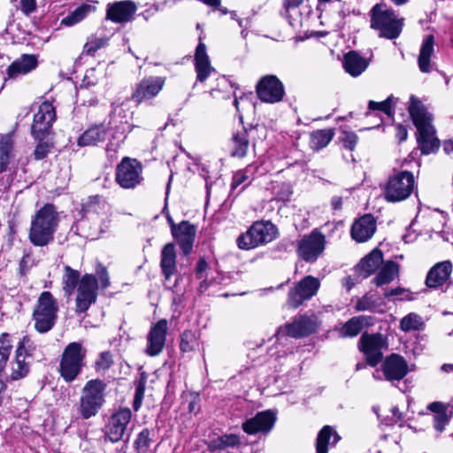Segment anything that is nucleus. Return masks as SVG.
Here are the masks:
<instances>
[{
	"mask_svg": "<svg viewBox=\"0 0 453 453\" xmlns=\"http://www.w3.org/2000/svg\"><path fill=\"white\" fill-rule=\"evenodd\" d=\"M172 234L183 254L188 255L192 251L196 234V226L187 220H183L178 224V226H174Z\"/></svg>",
	"mask_w": 453,
	"mask_h": 453,
	"instance_id": "obj_25",
	"label": "nucleus"
},
{
	"mask_svg": "<svg viewBox=\"0 0 453 453\" xmlns=\"http://www.w3.org/2000/svg\"><path fill=\"white\" fill-rule=\"evenodd\" d=\"M359 347L366 357L367 364L375 366L382 360L383 351L388 349V343L380 334H365L360 338Z\"/></svg>",
	"mask_w": 453,
	"mask_h": 453,
	"instance_id": "obj_14",
	"label": "nucleus"
},
{
	"mask_svg": "<svg viewBox=\"0 0 453 453\" xmlns=\"http://www.w3.org/2000/svg\"><path fill=\"white\" fill-rule=\"evenodd\" d=\"M165 78L160 76H149L143 78L136 84L131 98L136 104L150 100L157 96L163 89Z\"/></svg>",
	"mask_w": 453,
	"mask_h": 453,
	"instance_id": "obj_17",
	"label": "nucleus"
},
{
	"mask_svg": "<svg viewBox=\"0 0 453 453\" xmlns=\"http://www.w3.org/2000/svg\"><path fill=\"white\" fill-rule=\"evenodd\" d=\"M167 334V320L160 319L150 328L147 339L146 353L150 357L160 354L164 349Z\"/></svg>",
	"mask_w": 453,
	"mask_h": 453,
	"instance_id": "obj_22",
	"label": "nucleus"
},
{
	"mask_svg": "<svg viewBox=\"0 0 453 453\" xmlns=\"http://www.w3.org/2000/svg\"><path fill=\"white\" fill-rule=\"evenodd\" d=\"M253 128L250 130L242 127V130L237 131L232 137V152L231 155L236 157H244L247 155L250 145V134Z\"/></svg>",
	"mask_w": 453,
	"mask_h": 453,
	"instance_id": "obj_35",
	"label": "nucleus"
},
{
	"mask_svg": "<svg viewBox=\"0 0 453 453\" xmlns=\"http://www.w3.org/2000/svg\"><path fill=\"white\" fill-rule=\"evenodd\" d=\"M107 44L106 37H98L91 35L88 38L83 47V53L87 55L94 54L97 50L104 47Z\"/></svg>",
	"mask_w": 453,
	"mask_h": 453,
	"instance_id": "obj_52",
	"label": "nucleus"
},
{
	"mask_svg": "<svg viewBox=\"0 0 453 453\" xmlns=\"http://www.w3.org/2000/svg\"><path fill=\"white\" fill-rule=\"evenodd\" d=\"M433 52L434 36L430 35L423 41L418 56V66L421 72L428 73L430 71V58Z\"/></svg>",
	"mask_w": 453,
	"mask_h": 453,
	"instance_id": "obj_40",
	"label": "nucleus"
},
{
	"mask_svg": "<svg viewBox=\"0 0 453 453\" xmlns=\"http://www.w3.org/2000/svg\"><path fill=\"white\" fill-rule=\"evenodd\" d=\"M453 271L451 261L444 260L431 267L426 278V285L429 288H438L451 284L450 276Z\"/></svg>",
	"mask_w": 453,
	"mask_h": 453,
	"instance_id": "obj_20",
	"label": "nucleus"
},
{
	"mask_svg": "<svg viewBox=\"0 0 453 453\" xmlns=\"http://www.w3.org/2000/svg\"><path fill=\"white\" fill-rule=\"evenodd\" d=\"M423 325L422 318L416 313H410L400 321V328L404 332L421 330Z\"/></svg>",
	"mask_w": 453,
	"mask_h": 453,
	"instance_id": "obj_46",
	"label": "nucleus"
},
{
	"mask_svg": "<svg viewBox=\"0 0 453 453\" xmlns=\"http://www.w3.org/2000/svg\"><path fill=\"white\" fill-rule=\"evenodd\" d=\"M415 188V179L409 171H398L392 174L383 187V196L389 203L407 199Z\"/></svg>",
	"mask_w": 453,
	"mask_h": 453,
	"instance_id": "obj_8",
	"label": "nucleus"
},
{
	"mask_svg": "<svg viewBox=\"0 0 453 453\" xmlns=\"http://www.w3.org/2000/svg\"><path fill=\"white\" fill-rule=\"evenodd\" d=\"M368 324V318L365 316L353 317L348 320L341 329L343 337H355L362 330L365 325Z\"/></svg>",
	"mask_w": 453,
	"mask_h": 453,
	"instance_id": "obj_42",
	"label": "nucleus"
},
{
	"mask_svg": "<svg viewBox=\"0 0 453 453\" xmlns=\"http://www.w3.org/2000/svg\"><path fill=\"white\" fill-rule=\"evenodd\" d=\"M136 9V4L130 0L108 4L106 18L115 23H126L133 19Z\"/></svg>",
	"mask_w": 453,
	"mask_h": 453,
	"instance_id": "obj_24",
	"label": "nucleus"
},
{
	"mask_svg": "<svg viewBox=\"0 0 453 453\" xmlns=\"http://www.w3.org/2000/svg\"><path fill=\"white\" fill-rule=\"evenodd\" d=\"M303 0H284L283 6L288 12L291 9H296L303 4Z\"/></svg>",
	"mask_w": 453,
	"mask_h": 453,
	"instance_id": "obj_63",
	"label": "nucleus"
},
{
	"mask_svg": "<svg viewBox=\"0 0 453 453\" xmlns=\"http://www.w3.org/2000/svg\"><path fill=\"white\" fill-rule=\"evenodd\" d=\"M333 437L332 445H335L340 440L341 436L331 426H325L319 431L316 441L317 453H327L328 445L330 444V438Z\"/></svg>",
	"mask_w": 453,
	"mask_h": 453,
	"instance_id": "obj_36",
	"label": "nucleus"
},
{
	"mask_svg": "<svg viewBox=\"0 0 453 453\" xmlns=\"http://www.w3.org/2000/svg\"><path fill=\"white\" fill-rule=\"evenodd\" d=\"M30 265V257L28 255H25L22 257L21 260L19 264V272L21 275H25L29 270Z\"/></svg>",
	"mask_w": 453,
	"mask_h": 453,
	"instance_id": "obj_61",
	"label": "nucleus"
},
{
	"mask_svg": "<svg viewBox=\"0 0 453 453\" xmlns=\"http://www.w3.org/2000/svg\"><path fill=\"white\" fill-rule=\"evenodd\" d=\"M35 346L28 336H24L17 346L14 360L12 362L11 378L13 380L24 378L29 372V362L26 359L32 356Z\"/></svg>",
	"mask_w": 453,
	"mask_h": 453,
	"instance_id": "obj_15",
	"label": "nucleus"
},
{
	"mask_svg": "<svg viewBox=\"0 0 453 453\" xmlns=\"http://www.w3.org/2000/svg\"><path fill=\"white\" fill-rule=\"evenodd\" d=\"M208 268V264L203 258H200L196 264L195 273L196 279H203L207 277L206 271Z\"/></svg>",
	"mask_w": 453,
	"mask_h": 453,
	"instance_id": "obj_60",
	"label": "nucleus"
},
{
	"mask_svg": "<svg viewBox=\"0 0 453 453\" xmlns=\"http://www.w3.org/2000/svg\"><path fill=\"white\" fill-rule=\"evenodd\" d=\"M241 444L240 437L234 434H223L211 442V449L213 450L235 448Z\"/></svg>",
	"mask_w": 453,
	"mask_h": 453,
	"instance_id": "obj_44",
	"label": "nucleus"
},
{
	"mask_svg": "<svg viewBox=\"0 0 453 453\" xmlns=\"http://www.w3.org/2000/svg\"><path fill=\"white\" fill-rule=\"evenodd\" d=\"M250 169L247 167L242 170L237 171L232 180L231 188L233 190L237 189L240 186L243 185L240 191H242L244 188L250 182V175L249 174Z\"/></svg>",
	"mask_w": 453,
	"mask_h": 453,
	"instance_id": "obj_51",
	"label": "nucleus"
},
{
	"mask_svg": "<svg viewBox=\"0 0 453 453\" xmlns=\"http://www.w3.org/2000/svg\"><path fill=\"white\" fill-rule=\"evenodd\" d=\"M320 281L318 278L308 275L298 281L288 292V304L297 308L304 301L312 298L319 291Z\"/></svg>",
	"mask_w": 453,
	"mask_h": 453,
	"instance_id": "obj_13",
	"label": "nucleus"
},
{
	"mask_svg": "<svg viewBox=\"0 0 453 453\" xmlns=\"http://www.w3.org/2000/svg\"><path fill=\"white\" fill-rule=\"evenodd\" d=\"M260 245L268 243L276 238V228L271 222L257 221L251 226Z\"/></svg>",
	"mask_w": 453,
	"mask_h": 453,
	"instance_id": "obj_37",
	"label": "nucleus"
},
{
	"mask_svg": "<svg viewBox=\"0 0 453 453\" xmlns=\"http://www.w3.org/2000/svg\"><path fill=\"white\" fill-rule=\"evenodd\" d=\"M385 379L390 382L399 381L408 373V365L404 358L398 354H391L381 365Z\"/></svg>",
	"mask_w": 453,
	"mask_h": 453,
	"instance_id": "obj_23",
	"label": "nucleus"
},
{
	"mask_svg": "<svg viewBox=\"0 0 453 453\" xmlns=\"http://www.w3.org/2000/svg\"><path fill=\"white\" fill-rule=\"evenodd\" d=\"M382 263L383 254L380 250L375 249L359 262L357 270L359 276L367 278L375 273Z\"/></svg>",
	"mask_w": 453,
	"mask_h": 453,
	"instance_id": "obj_31",
	"label": "nucleus"
},
{
	"mask_svg": "<svg viewBox=\"0 0 453 453\" xmlns=\"http://www.w3.org/2000/svg\"><path fill=\"white\" fill-rule=\"evenodd\" d=\"M399 273V265L394 261H387L382 263L381 268L373 279V282L377 286H382L390 283Z\"/></svg>",
	"mask_w": 453,
	"mask_h": 453,
	"instance_id": "obj_38",
	"label": "nucleus"
},
{
	"mask_svg": "<svg viewBox=\"0 0 453 453\" xmlns=\"http://www.w3.org/2000/svg\"><path fill=\"white\" fill-rule=\"evenodd\" d=\"M376 221L374 218L366 214L357 219L351 227V236L357 242H365L374 234Z\"/></svg>",
	"mask_w": 453,
	"mask_h": 453,
	"instance_id": "obj_27",
	"label": "nucleus"
},
{
	"mask_svg": "<svg viewBox=\"0 0 453 453\" xmlns=\"http://www.w3.org/2000/svg\"><path fill=\"white\" fill-rule=\"evenodd\" d=\"M106 388V383L100 379L86 382L77 404V412L82 418L88 419L97 415L105 403Z\"/></svg>",
	"mask_w": 453,
	"mask_h": 453,
	"instance_id": "obj_4",
	"label": "nucleus"
},
{
	"mask_svg": "<svg viewBox=\"0 0 453 453\" xmlns=\"http://www.w3.org/2000/svg\"><path fill=\"white\" fill-rule=\"evenodd\" d=\"M58 310V302L53 295L50 291L42 292L32 314L35 330L41 334L51 330L57 322Z\"/></svg>",
	"mask_w": 453,
	"mask_h": 453,
	"instance_id": "obj_6",
	"label": "nucleus"
},
{
	"mask_svg": "<svg viewBox=\"0 0 453 453\" xmlns=\"http://www.w3.org/2000/svg\"><path fill=\"white\" fill-rule=\"evenodd\" d=\"M11 134L0 138V172L15 171L19 162Z\"/></svg>",
	"mask_w": 453,
	"mask_h": 453,
	"instance_id": "obj_26",
	"label": "nucleus"
},
{
	"mask_svg": "<svg viewBox=\"0 0 453 453\" xmlns=\"http://www.w3.org/2000/svg\"><path fill=\"white\" fill-rule=\"evenodd\" d=\"M277 416L272 410L257 412L253 418L244 421L242 430L248 434H268L274 426Z\"/></svg>",
	"mask_w": 453,
	"mask_h": 453,
	"instance_id": "obj_19",
	"label": "nucleus"
},
{
	"mask_svg": "<svg viewBox=\"0 0 453 453\" xmlns=\"http://www.w3.org/2000/svg\"><path fill=\"white\" fill-rule=\"evenodd\" d=\"M341 140L346 149L353 150L357 145L358 138L354 132L342 128Z\"/></svg>",
	"mask_w": 453,
	"mask_h": 453,
	"instance_id": "obj_55",
	"label": "nucleus"
},
{
	"mask_svg": "<svg viewBox=\"0 0 453 453\" xmlns=\"http://www.w3.org/2000/svg\"><path fill=\"white\" fill-rule=\"evenodd\" d=\"M107 137L106 127L103 125H96L88 128L78 139V145L96 146L99 142H104Z\"/></svg>",
	"mask_w": 453,
	"mask_h": 453,
	"instance_id": "obj_34",
	"label": "nucleus"
},
{
	"mask_svg": "<svg viewBox=\"0 0 453 453\" xmlns=\"http://www.w3.org/2000/svg\"><path fill=\"white\" fill-rule=\"evenodd\" d=\"M195 65L196 72V80L203 82L209 75L214 72L211 65L209 57L206 53V46L203 42H199L195 53Z\"/></svg>",
	"mask_w": 453,
	"mask_h": 453,
	"instance_id": "obj_29",
	"label": "nucleus"
},
{
	"mask_svg": "<svg viewBox=\"0 0 453 453\" xmlns=\"http://www.w3.org/2000/svg\"><path fill=\"white\" fill-rule=\"evenodd\" d=\"M38 65L37 58L33 54H23L19 58L12 62L8 69L7 75L9 78H17L20 75H25L34 69Z\"/></svg>",
	"mask_w": 453,
	"mask_h": 453,
	"instance_id": "obj_28",
	"label": "nucleus"
},
{
	"mask_svg": "<svg viewBox=\"0 0 453 453\" xmlns=\"http://www.w3.org/2000/svg\"><path fill=\"white\" fill-rule=\"evenodd\" d=\"M397 103V98L393 96H389L386 100L382 102H375L370 100L368 103L369 111H379L387 114L388 117L394 114V106Z\"/></svg>",
	"mask_w": 453,
	"mask_h": 453,
	"instance_id": "obj_45",
	"label": "nucleus"
},
{
	"mask_svg": "<svg viewBox=\"0 0 453 453\" xmlns=\"http://www.w3.org/2000/svg\"><path fill=\"white\" fill-rule=\"evenodd\" d=\"M371 27L378 32L380 37L389 40L397 38L403 29V19H398L387 4H375L371 12Z\"/></svg>",
	"mask_w": 453,
	"mask_h": 453,
	"instance_id": "obj_5",
	"label": "nucleus"
},
{
	"mask_svg": "<svg viewBox=\"0 0 453 453\" xmlns=\"http://www.w3.org/2000/svg\"><path fill=\"white\" fill-rule=\"evenodd\" d=\"M58 225V216L51 204L41 208L31 221L28 238L35 246L43 247L53 241Z\"/></svg>",
	"mask_w": 453,
	"mask_h": 453,
	"instance_id": "obj_3",
	"label": "nucleus"
},
{
	"mask_svg": "<svg viewBox=\"0 0 453 453\" xmlns=\"http://www.w3.org/2000/svg\"><path fill=\"white\" fill-rule=\"evenodd\" d=\"M111 364L112 359L110 352H102L96 362V370L97 372H104L110 368Z\"/></svg>",
	"mask_w": 453,
	"mask_h": 453,
	"instance_id": "obj_56",
	"label": "nucleus"
},
{
	"mask_svg": "<svg viewBox=\"0 0 453 453\" xmlns=\"http://www.w3.org/2000/svg\"><path fill=\"white\" fill-rule=\"evenodd\" d=\"M132 418L128 407H120L114 411L104 426V434L111 442L121 441Z\"/></svg>",
	"mask_w": 453,
	"mask_h": 453,
	"instance_id": "obj_12",
	"label": "nucleus"
},
{
	"mask_svg": "<svg viewBox=\"0 0 453 453\" xmlns=\"http://www.w3.org/2000/svg\"><path fill=\"white\" fill-rule=\"evenodd\" d=\"M115 179L122 188H134L143 180L142 164L136 159L124 157L117 165Z\"/></svg>",
	"mask_w": 453,
	"mask_h": 453,
	"instance_id": "obj_10",
	"label": "nucleus"
},
{
	"mask_svg": "<svg viewBox=\"0 0 453 453\" xmlns=\"http://www.w3.org/2000/svg\"><path fill=\"white\" fill-rule=\"evenodd\" d=\"M256 90L261 101L270 104L280 102L285 95L283 83L273 74L263 76L257 82Z\"/></svg>",
	"mask_w": 453,
	"mask_h": 453,
	"instance_id": "obj_16",
	"label": "nucleus"
},
{
	"mask_svg": "<svg viewBox=\"0 0 453 453\" xmlns=\"http://www.w3.org/2000/svg\"><path fill=\"white\" fill-rule=\"evenodd\" d=\"M395 130H396L395 136L399 140L400 142H402L407 139L408 132L404 126L399 124L396 126Z\"/></svg>",
	"mask_w": 453,
	"mask_h": 453,
	"instance_id": "obj_62",
	"label": "nucleus"
},
{
	"mask_svg": "<svg viewBox=\"0 0 453 453\" xmlns=\"http://www.w3.org/2000/svg\"><path fill=\"white\" fill-rule=\"evenodd\" d=\"M326 245L325 234L315 228L296 241V255L306 263H314L324 253Z\"/></svg>",
	"mask_w": 453,
	"mask_h": 453,
	"instance_id": "obj_9",
	"label": "nucleus"
},
{
	"mask_svg": "<svg viewBox=\"0 0 453 453\" xmlns=\"http://www.w3.org/2000/svg\"><path fill=\"white\" fill-rule=\"evenodd\" d=\"M87 349L81 343H69L61 355L58 372L65 382H73L77 379L85 366Z\"/></svg>",
	"mask_w": 453,
	"mask_h": 453,
	"instance_id": "obj_7",
	"label": "nucleus"
},
{
	"mask_svg": "<svg viewBox=\"0 0 453 453\" xmlns=\"http://www.w3.org/2000/svg\"><path fill=\"white\" fill-rule=\"evenodd\" d=\"M20 10L25 15H29L36 9L35 0H20Z\"/></svg>",
	"mask_w": 453,
	"mask_h": 453,
	"instance_id": "obj_59",
	"label": "nucleus"
},
{
	"mask_svg": "<svg viewBox=\"0 0 453 453\" xmlns=\"http://www.w3.org/2000/svg\"><path fill=\"white\" fill-rule=\"evenodd\" d=\"M152 440L150 431L148 428L142 429L137 435L134 446L138 453H146L150 446Z\"/></svg>",
	"mask_w": 453,
	"mask_h": 453,
	"instance_id": "obj_50",
	"label": "nucleus"
},
{
	"mask_svg": "<svg viewBox=\"0 0 453 453\" xmlns=\"http://www.w3.org/2000/svg\"><path fill=\"white\" fill-rule=\"evenodd\" d=\"M56 118V112L53 105L49 102H43L34 116L31 131L35 139L42 140L46 133L50 129Z\"/></svg>",
	"mask_w": 453,
	"mask_h": 453,
	"instance_id": "obj_18",
	"label": "nucleus"
},
{
	"mask_svg": "<svg viewBox=\"0 0 453 453\" xmlns=\"http://www.w3.org/2000/svg\"><path fill=\"white\" fill-rule=\"evenodd\" d=\"M160 268L165 281L177 273L176 251L173 243H167L163 247Z\"/></svg>",
	"mask_w": 453,
	"mask_h": 453,
	"instance_id": "obj_30",
	"label": "nucleus"
},
{
	"mask_svg": "<svg viewBox=\"0 0 453 453\" xmlns=\"http://www.w3.org/2000/svg\"><path fill=\"white\" fill-rule=\"evenodd\" d=\"M50 146L47 142H40L35 150V157L37 160L44 158L50 152Z\"/></svg>",
	"mask_w": 453,
	"mask_h": 453,
	"instance_id": "obj_58",
	"label": "nucleus"
},
{
	"mask_svg": "<svg viewBox=\"0 0 453 453\" xmlns=\"http://www.w3.org/2000/svg\"><path fill=\"white\" fill-rule=\"evenodd\" d=\"M236 243L239 249L246 250L254 249L260 245L255 234L252 232L251 226L246 233L238 236Z\"/></svg>",
	"mask_w": 453,
	"mask_h": 453,
	"instance_id": "obj_48",
	"label": "nucleus"
},
{
	"mask_svg": "<svg viewBox=\"0 0 453 453\" xmlns=\"http://www.w3.org/2000/svg\"><path fill=\"white\" fill-rule=\"evenodd\" d=\"M334 136L333 128L315 130L310 134V146L314 150L326 147Z\"/></svg>",
	"mask_w": 453,
	"mask_h": 453,
	"instance_id": "obj_39",
	"label": "nucleus"
},
{
	"mask_svg": "<svg viewBox=\"0 0 453 453\" xmlns=\"http://www.w3.org/2000/svg\"><path fill=\"white\" fill-rule=\"evenodd\" d=\"M317 324L313 318L308 316H300L288 324L284 328H280L277 336L288 335L294 338H301L312 334L316 329Z\"/></svg>",
	"mask_w": 453,
	"mask_h": 453,
	"instance_id": "obj_21",
	"label": "nucleus"
},
{
	"mask_svg": "<svg viewBox=\"0 0 453 453\" xmlns=\"http://www.w3.org/2000/svg\"><path fill=\"white\" fill-rule=\"evenodd\" d=\"M12 349L10 335L4 333L0 335V372H2L9 360Z\"/></svg>",
	"mask_w": 453,
	"mask_h": 453,
	"instance_id": "obj_47",
	"label": "nucleus"
},
{
	"mask_svg": "<svg viewBox=\"0 0 453 453\" xmlns=\"http://www.w3.org/2000/svg\"><path fill=\"white\" fill-rule=\"evenodd\" d=\"M126 130L124 127H122V130L120 132H118L111 135V139L110 141V144L107 147V150H113L115 151L117 148L120 146L121 143L125 141L127 135L125 134Z\"/></svg>",
	"mask_w": 453,
	"mask_h": 453,
	"instance_id": "obj_57",
	"label": "nucleus"
},
{
	"mask_svg": "<svg viewBox=\"0 0 453 453\" xmlns=\"http://www.w3.org/2000/svg\"><path fill=\"white\" fill-rule=\"evenodd\" d=\"M428 410L434 412V428L439 432L443 431L453 414L450 406L441 402H434L428 405Z\"/></svg>",
	"mask_w": 453,
	"mask_h": 453,
	"instance_id": "obj_32",
	"label": "nucleus"
},
{
	"mask_svg": "<svg viewBox=\"0 0 453 453\" xmlns=\"http://www.w3.org/2000/svg\"><path fill=\"white\" fill-rule=\"evenodd\" d=\"M81 280L80 273L69 265L64 267L62 276L63 290L67 296H70Z\"/></svg>",
	"mask_w": 453,
	"mask_h": 453,
	"instance_id": "obj_41",
	"label": "nucleus"
},
{
	"mask_svg": "<svg viewBox=\"0 0 453 453\" xmlns=\"http://www.w3.org/2000/svg\"><path fill=\"white\" fill-rule=\"evenodd\" d=\"M409 113L417 128V142L422 154L435 153L440 148V140L432 124L433 117L425 105L415 96L410 97Z\"/></svg>",
	"mask_w": 453,
	"mask_h": 453,
	"instance_id": "obj_1",
	"label": "nucleus"
},
{
	"mask_svg": "<svg viewBox=\"0 0 453 453\" xmlns=\"http://www.w3.org/2000/svg\"><path fill=\"white\" fill-rule=\"evenodd\" d=\"M198 338L195 332L186 330L181 335L180 349L183 352L194 350L198 347Z\"/></svg>",
	"mask_w": 453,
	"mask_h": 453,
	"instance_id": "obj_49",
	"label": "nucleus"
},
{
	"mask_svg": "<svg viewBox=\"0 0 453 453\" xmlns=\"http://www.w3.org/2000/svg\"><path fill=\"white\" fill-rule=\"evenodd\" d=\"M96 278L97 277L98 287L102 288H107L111 282L107 268L101 263H98L96 266Z\"/></svg>",
	"mask_w": 453,
	"mask_h": 453,
	"instance_id": "obj_54",
	"label": "nucleus"
},
{
	"mask_svg": "<svg viewBox=\"0 0 453 453\" xmlns=\"http://www.w3.org/2000/svg\"><path fill=\"white\" fill-rule=\"evenodd\" d=\"M376 300L372 295L366 294L357 300L355 309L357 311H373L376 308Z\"/></svg>",
	"mask_w": 453,
	"mask_h": 453,
	"instance_id": "obj_53",
	"label": "nucleus"
},
{
	"mask_svg": "<svg viewBox=\"0 0 453 453\" xmlns=\"http://www.w3.org/2000/svg\"><path fill=\"white\" fill-rule=\"evenodd\" d=\"M83 211L78 226L87 238L97 239L110 227L111 206L104 197H89L83 206Z\"/></svg>",
	"mask_w": 453,
	"mask_h": 453,
	"instance_id": "obj_2",
	"label": "nucleus"
},
{
	"mask_svg": "<svg viewBox=\"0 0 453 453\" xmlns=\"http://www.w3.org/2000/svg\"><path fill=\"white\" fill-rule=\"evenodd\" d=\"M95 7L90 4H81L77 7L74 11L70 12L66 17H65L61 24L72 27L81 21H82L89 13L95 11Z\"/></svg>",
	"mask_w": 453,
	"mask_h": 453,
	"instance_id": "obj_43",
	"label": "nucleus"
},
{
	"mask_svg": "<svg viewBox=\"0 0 453 453\" xmlns=\"http://www.w3.org/2000/svg\"><path fill=\"white\" fill-rule=\"evenodd\" d=\"M368 65L369 62L356 51H349L344 56L343 67L353 77L359 76Z\"/></svg>",
	"mask_w": 453,
	"mask_h": 453,
	"instance_id": "obj_33",
	"label": "nucleus"
},
{
	"mask_svg": "<svg viewBox=\"0 0 453 453\" xmlns=\"http://www.w3.org/2000/svg\"><path fill=\"white\" fill-rule=\"evenodd\" d=\"M331 205L334 210H341L342 206V198L341 196H334L331 200Z\"/></svg>",
	"mask_w": 453,
	"mask_h": 453,
	"instance_id": "obj_64",
	"label": "nucleus"
},
{
	"mask_svg": "<svg viewBox=\"0 0 453 453\" xmlns=\"http://www.w3.org/2000/svg\"><path fill=\"white\" fill-rule=\"evenodd\" d=\"M98 283L97 278L90 273H85L77 286L75 298V311L83 313L88 310L91 304L95 303L97 298Z\"/></svg>",
	"mask_w": 453,
	"mask_h": 453,
	"instance_id": "obj_11",
	"label": "nucleus"
}]
</instances>
